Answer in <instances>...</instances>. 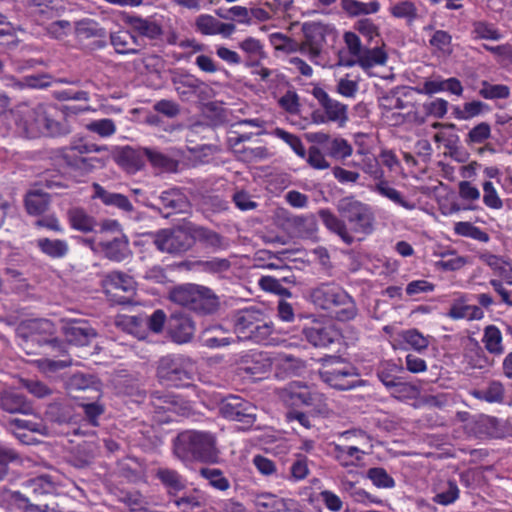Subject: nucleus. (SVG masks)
Here are the masks:
<instances>
[{"label":"nucleus","mask_w":512,"mask_h":512,"mask_svg":"<svg viewBox=\"0 0 512 512\" xmlns=\"http://www.w3.org/2000/svg\"><path fill=\"white\" fill-rule=\"evenodd\" d=\"M336 207L341 218L329 209L319 210L318 215L324 226L345 244L354 242L353 234L369 235L373 232L375 217L368 204L348 196L340 199Z\"/></svg>","instance_id":"1"},{"label":"nucleus","mask_w":512,"mask_h":512,"mask_svg":"<svg viewBox=\"0 0 512 512\" xmlns=\"http://www.w3.org/2000/svg\"><path fill=\"white\" fill-rule=\"evenodd\" d=\"M14 121L17 129L28 138L60 137L71 132L67 120L55 106L48 104L20 105L14 113Z\"/></svg>","instance_id":"2"},{"label":"nucleus","mask_w":512,"mask_h":512,"mask_svg":"<svg viewBox=\"0 0 512 512\" xmlns=\"http://www.w3.org/2000/svg\"><path fill=\"white\" fill-rule=\"evenodd\" d=\"M106 149V146L89 143L82 138L73 139L68 145L51 151L50 159L56 166L68 173L85 176L104 166V162L100 158L87 155Z\"/></svg>","instance_id":"3"},{"label":"nucleus","mask_w":512,"mask_h":512,"mask_svg":"<svg viewBox=\"0 0 512 512\" xmlns=\"http://www.w3.org/2000/svg\"><path fill=\"white\" fill-rule=\"evenodd\" d=\"M174 453L183 461L215 463L219 450L213 433L208 431H183L174 440Z\"/></svg>","instance_id":"4"},{"label":"nucleus","mask_w":512,"mask_h":512,"mask_svg":"<svg viewBox=\"0 0 512 512\" xmlns=\"http://www.w3.org/2000/svg\"><path fill=\"white\" fill-rule=\"evenodd\" d=\"M312 303L334 314L339 321L353 320L358 309L354 299L335 283H321L310 292Z\"/></svg>","instance_id":"5"},{"label":"nucleus","mask_w":512,"mask_h":512,"mask_svg":"<svg viewBox=\"0 0 512 512\" xmlns=\"http://www.w3.org/2000/svg\"><path fill=\"white\" fill-rule=\"evenodd\" d=\"M343 40L349 57L340 55L337 66L353 67L358 65L363 70H367L386 64L388 56L382 47H365L360 37L355 32L351 31L344 33Z\"/></svg>","instance_id":"6"},{"label":"nucleus","mask_w":512,"mask_h":512,"mask_svg":"<svg viewBox=\"0 0 512 512\" xmlns=\"http://www.w3.org/2000/svg\"><path fill=\"white\" fill-rule=\"evenodd\" d=\"M234 329L241 340L267 345L273 332V325L260 310L247 308L235 314Z\"/></svg>","instance_id":"7"},{"label":"nucleus","mask_w":512,"mask_h":512,"mask_svg":"<svg viewBox=\"0 0 512 512\" xmlns=\"http://www.w3.org/2000/svg\"><path fill=\"white\" fill-rule=\"evenodd\" d=\"M169 299L190 310L212 313L219 307V299L213 291L205 286L184 284L170 291Z\"/></svg>","instance_id":"8"},{"label":"nucleus","mask_w":512,"mask_h":512,"mask_svg":"<svg viewBox=\"0 0 512 512\" xmlns=\"http://www.w3.org/2000/svg\"><path fill=\"white\" fill-rule=\"evenodd\" d=\"M195 365L191 358L181 354L167 355L158 361L157 378L160 383L181 387L193 378Z\"/></svg>","instance_id":"9"},{"label":"nucleus","mask_w":512,"mask_h":512,"mask_svg":"<svg viewBox=\"0 0 512 512\" xmlns=\"http://www.w3.org/2000/svg\"><path fill=\"white\" fill-rule=\"evenodd\" d=\"M319 376L328 386L338 390H351L360 385L356 368L340 357L331 356L325 359Z\"/></svg>","instance_id":"10"},{"label":"nucleus","mask_w":512,"mask_h":512,"mask_svg":"<svg viewBox=\"0 0 512 512\" xmlns=\"http://www.w3.org/2000/svg\"><path fill=\"white\" fill-rule=\"evenodd\" d=\"M312 95L318 101L320 109L311 114V120L315 124L336 123L343 127L348 121V106L332 98L324 89L315 87Z\"/></svg>","instance_id":"11"},{"label":"nucleus","mask_w":512,"mask_h":512,"mask_svg":"<svg viewBox=\"0 0 512 512\" xmlns=\"http://www.w3.org/2000/svg\"><path fill=\"white\" fill-rule=\"evenodd\" d=\"M303 40L298 50L316 63L326 44V38L334 34V28L319 21H308L302 24Z\"/></svg>","instance_id":"12"},{"label":"nucleus","mask_w":512,"mask_h":512,"mask_svg":"<svg viewBox=\"0 0 512 512\" xmlns=\"http://www.w3.org/2000/svg\"><path fill=\"white\" fill-rule=\"evenodd\" d=\"M219 409L224 418L241 423L243 429L251 427L256 421V406L236 395L224 398Z\"/></svg>","instance_id":"13"},{"label":"nucleus","mask_w":512,"mask_h":512,"mask_svg":"<svg viewBox=\"0 0 512 512\" xmlns=\"http://www.w3.org/2000/svg\"><path fill=\"white\" fill-rule=\"evenodd\" d=\"M153 243L163 253H182L192 245L191 234L184 229H161L153 234Z\"/></svg>","instance_id":"14"},{"label":"nucleus","mask_w":512,"mask_h":512,"mask_svg":"<svg viewBox=\"0 0 512 512\" xmlns=\"http://www.w3.org/2000/svg\"><path fill=\"white\" fill-rule=\"evenodd\" d=\"M25 344L37 342L40 345H56L58 340L53 337L55 333L54 324L48 319H30L23 322L20 326Z\"/></svg>","instance_id":"15"},{"label":"nucleus","mask_w":512,"mask_h":512,"mask_svg":"<svg viewBox=\"0 0 512 512\" xmlns=\"http://www.w3.org/2000/svg\"><path fill=\"white\" fill-rule=\"evenodd\" d=\"M283 399L293 406L320 407L325 402V396L301 382L290 383L283 391Z\"/></svg>","instance_id":"16"},{"label":"nucleus","mask_w":512,"mask_h":512,"mask_svg":"<svg viewBox=\"0 0 512 512\" xmlns=\"http://www.w3.org/2000/svg\"><path fill=\"white\" fill-rule=\"evenodd\" d=\"M306 340L315 347H327L339 338V332L330 321L313 320L303 328Z\"/></svg>","instance_id":"17"},{"label":"nucleus","mask_w":512,"mask_h":512,"mask_svg":"<svg viewBox=\"0 0 512 512\" xmlns=\"http://www.w3.org/2000/svg\"><path fill=\"white\" fill-rule=\"evenodd\" d=\"M157 199L159 203L151 204L150 207L165 218L171 214L183 213L189 206L186 196L177 188L163 191Z\"/></svg>","instance_id":"18"},{"label":"nucleus","mask_w":512,"mask_h":512,"mask_svg":"<svg viewBox=\"0 0 512 512\" xmlns=\"http://www.w3.org/2000/svg\"><path fill=\"white\" fill-rule=\"evenodd\" d=\"M195 27L203 35L230 37L236 30L232 23H224L209 14H201L195 20Z\"/></svg>","instance_id":"19"},{"label":"nucleus","mask_w":512,"mask_h":512,"mask_svg":"<svg viewBox=\"0 0 512 512\" xmlns=\"http://www.w3.org/2000/svg\"><path fill=\"white\" fill-rule=\"evenodd\" d=\"M171 503L178 512H196L207 504V495L198 488L191 489L182 495L176 494L171 497Z\"/></svg>","instance_id":"20"},{"label":"nucleus","mask_w":512,"mask_h":512,"mask_svg":"<svg viewBox=\"0 0 512 512\" xmlns=\"http://www.w3.org/2000/svg\"><path fill=\"white\" fill-rule=\"evenodd\" d=\"M63 332L69 343L78 346L88 345L96 335L94 329L82 320L71 321L64 325Z\"/></svg>","instance_id":"21"},{"label":"nucleus","mask_w":512,"mask_h":512,"mask_svg":"<svg viewBox=\"0 0 512 512\" xmlns=\"http://www.w3.org/2000/svg\"><path fill=\"white\" fill-rule=\"evenodd\" d=\"M99 247L104 256L114 262H122L131 255L128 238L123 233L111 240L101 241Z\"/></svg>","instance_id":"22"},{"label":"nucleus","mask_w":512,"mask_h":512,"mask_svg":"<svg viewBox=\"0 0 512 512\" xmlns=\"http://www.w3.org/2000/svg\"><path fill=\"white\" fill-rule=\"evenodd\" d=\"M285 274L281 275L279 277L274 276H262L258 280L259 287L270 293H274L279 296L283 297H290L291 292L288 288L284 287V284L287 285H294L295 284V276L293 273L288 269L285 268L282 270Z\"/></svg>","instance_id":"23"},{"label":"nucleus","mask_w":512,"mask_h":512,"mask_svg":"<svg viewBox=\"0 0 512 512\" xmlns=\"http://www.w3.org/2000/svg\"><path fill=\"white\" fill-rule=\"evenodd\" d=\"M271 367L272 362L270 358L263 352H250L243 357L241 363V370L255 379H260L270 371Z\"/></svg>","instance_id":"24"},{"label":"nucleus","mask_w":512,"mask_h":512,"mask_svg":"<svg viewBox=\"0 0 512 512\" xmlns=\"http://www.w3.org/2000/svg\"><path fill=\"white\" fill-rule=\"evenodd\" d=\"M69 226L82 233L93 232L97 226L96 219L81 206H71L66 211Z\"/></svg>","instance_id":"25"},{"label":"nucleus","mask_w":512,"mask_h":512,"mask_svg":"<svg viewBox=\"0 0 512 512\" xmlns=\"http://www.w3.org/2000/svg\"><path fill=\"white\" fill-rule=\"evenodd\" d=\"M0 406L8 413L30 414L33 410L26 397L13 389L5 390L0 395Z\"/></svg>","instance_id":"26"},{"label":"nucleus","mask_w":512,"mask_h":512,"mask_svg":"<svg viewBox=\"0 0 512 512\" xmlns=\"http://www.w3.org/2000/svg\"><path fill=\"white\" fill-rule=\"evenodd\" d=\"M102 286L108 294L116 291L132 294L135 291L133 278L120 271L107 273L102 279Z\"/></svg>","instance_id":"27"},{"label":"nucleus","mask_w":512,"mask_h":512,"mask_svg":"<svg viewBox=\"0 0 512 512\" xmlns=\"http://www.w3.org/2000/svg\"><path fill=\"white\" fill-rule=\"evenodd\" d=\"M155 476L165 487L170 497L176 496L186 487L185 478L174 469L160 467L156 470Z\"/></svg>","instance_id":"28"},{"label":"nucleus","mask_w":512,"mask_h":512,"mask_svg":"<svg viewBox=\"0 0 512 512\" xmlns=\"http://www.w3.org/2000/svg\"><path fill=\"white\" fill-rule=\"evenodd\" d=\"M110 42L118 54H137L142 46L139 39L127 30L112 33Z\"/></svg>","instance_id":"29"},{"label":"nucleus","mask_w":512,"mask_h":512,"mask_svg":"<svg viewBox=\"0 0 512 512\" xmlns=\"http://www.w3.org/2000/svg\"><path fill=\"white\" fill-rule=\"evenodd\" d=\"M372 190L408 211H412L416 208L415 203L407 200L400 191L391 186L390 183L383 178L376 182Z\"/></svg>","instance_id":"30"},{"label":"nucleus","mask_w":512,"mask_h":512,"mask_svg":"<svg viewBox=\"0 0 512 512\" xmlns=\"http://www.w3.org/2000/svg\"><path fill=\"white\" fill-rule=\"evenodd\" d=\"M340 6L349 17L373 15L377 14L381 9L379 0H370L368 2L360 0H341Z\"/></svg>","instance_id":"31"},{"label":"nucleus","mask_w":512,"mask_h":512,"mask_svg":"<svg viewBox=\"0 0 512 512\" xmlns=\"http://www.w3.org/2000/svg\"><path fill=\"white\" fill-rule=\"evenodd\" d=\"M35 243L40 252L51 259L65 258L70 251L69 243L65 239L43 237L37 239Z\"/></svg>","instance_id":"32"},{"label":"nucleus","mask_w":512,"mask_h":512,"mask_svg":"<svg viewBox=\"0 0 512 512\" xmlns=\"http://www.w3.org/2000/svg\"><path fill=\"white\" fill-rule=\"evenodd\" d=\"M172 82L175 91L182 100H189L204 86L203 81L191 74L174 77Z\"/></svg>","instance_id":"33"},{"label":"nucleus","mask_w":512,"mask_h":512,"mask_svg":"<svg viewBox=\"0 0 512 512\" xmlns=\"http://www.w3.org/2000/svg\"><path fill=\"white\" fill-rule=\"evenodd\" d=\"M143 156V148L136 150L125 147L117 154L116 162L128 173H135L144 165Z\"/></svg>","instance_id":"34"},{"label":"nucleus","mask_w":512,"mask_h":512,"mask_svg":"<svg viewBox=\"0 0 512 512\" xmlns=\"http://www.w3.org/2000/svg\"><path fill=\"white\" fill-rule=\"evenodd\" d=\"M94 197L100 199L107 206H114L123 211L130 212L133 205L123 194L107 191L101 185L94 183Z\"/></svg>","instance_id":"35"},{"label":"nucleus","mask_w":512,"mask_h":512,"mask_svg":"<svg viewBox=\"0 0 512 512\" xmlns=\"http://www.w3.org/2000/svg\"><path fill=\"white\" fill-rule=\"evenodd\" d=\"M24 204L29 215H42L49 208L50 197L40 190H31L26 194Z\"/></svg>","instance_id":"36"},{"label":"nucleus","mask_w":512,"mask_h":512,"mask_svg":"<svg viewBox=\"0 0 512 512\" xmlns=\"http://www.w3.org/2000/svg\"><path fill=\"white\" fill-rule=\"evenodd\" d=\"M388 11L392 17L405 20L408 25L413 24L418 18V9L410 0L394 2L389 6Z\"/></svg>","instance_id":"37"},{"label":"nucleus","mask_w":512,"mask_h":512,"mask_svg":"<svg viewBox=\"0 0 512 512\" xmlns=\"http://www.w3.org/2000/svg\"><path fill=\"white\" fill-rule=\"evenodd\" d=\"M253 502L258 512H284L288 510L287 503L283 498L270 493L257 495Z\"/></svg>","instance_id":"38"},{"label":"nucleus","mask_w":512,"mask_h":512,"mask_svg":"<svg viewBox=\"0 0 512 512\" xmlns=\"http://www.w3.org/2000/svg\"><path fill=\"white\" fill-rule=\"evenodd\" d=\"M482 342L484 344L485 349L490 354L499 356L502 355L505 351L502 333L500 329L495 325H488L484 329Z\"/></svg>","instance_id":"39"},{"label":"nucleus","mask_w":512,"mask_h":512,"mask_svg":"<svg viewBox=\"0 0 512 512\" xmlns=\"http://www.w3.org/2000/svg\"><path fill=\"white\" fill-rule=\"evenodd\" d=\"M129 23L139 35L149 39H157L162 34L161 26L149 18L134 16Z\"/></svg>","instance_id":"40"},{"label":"nucleus","mask_w":512,"mask_h":512,"mask_svg":"<svg viewBox=\"0 0 512 512\" xmlns=\"http://www.w3.org/2000/svg\"><path fill=\"white\" fill-rule=\"evenodd\" d=\"M334 451L336 460L343 467L356 466L362 460V456L365 453L354 445H336Z\"/></svg>","instance_id":"41"},{"label":"nucleus","mask_w":512,"mask_h":512,"mask_svg":"<svg viewBox=\"0 0 512 512\" xmlns=\"http://www.w3.org/2000/svg\"><path fill=\"white\" fill-rule=\"evenodd\" d=\"M464 357L467 364L472 369L485 370L492 366V362L476 341L467 349Z\"/></svg>","instance_id":"42"},{"label":"nucleus","mask_w":512,"mask_h":512,"mask_svg":"<svg viewBox=\"0 0 512 512\" xmlns=\"http://www.w3.org/2000/svg\"><path fill=\"white\" fill-rule=\"evenodd\" d=\"M143 153L148 158L151 165L160 171L171 172L175 171L177 168V161L159 152L158 150L144 147Z\"/></svg>","instance_id":"43"},{"label":"nucleus","mask_w":512,"mask_h":512,"mask_svg":"<svg viewBox=\"0 0 512 512\" xmlns=\"http://www.w3.org/2000/svg\"><path fill=\"white\" fill-rule=\"evenodd\" d=\"M51 76L49 74L27 75L20 80L12 78V86L19 89H43L51 85Z\"/></svg>","instance_id":"44"},{"label":"nucleus","mask_w":512,"mask_h":512,"mask_svg":"<svg viewBox=\"0 0 512 512\" xmlns=\"http://www.w3.org/2000/svg\"><path fill=\"white\" fill-rule=\"evenodd\" d=\"M505 390L501 382L492 381L489 385L483 389L474 391L472 395L479 400L486 401L488 403H500L504 399Z\"/></svg>","instance_id":"45"},{"label":"nucleus","mask_w":512,"mask_h":512,"mask_svg":"<svg viewBox=\"0 0 512 512\" xmlns=\"http://www.w3.org/2000/svg\"><path fill=\"white\" fill-rule=\"evenodd\" d=\"M454 232L463 237H468L483 243H487L490 237L487 232L470 222L460 221L455 223Z\"/></svg>","instance_id":"46"},{"label":"nucleus","mask_w":512,"mask_h":512,"mask_svg":"<svg viewBox=\"0 0 512 512\" xmlns=\"http://www.w3.org/2000/svg\"><path fill=\"white\" fill-rule=\"evenodd\" d=\"M151 401L158 410L177 412L180 398L169 393L155 391L151 394Z\"/></svg>","instance_id":"47"},{"label":"nucleus","mask_w":512,"mask_h":512,"mask_svg":"<svg viewBox=\"0 0 512 512\" xmlns=\"http://www.w3.org/2000/svg\"><path fill=\"white\" fill-rule=\"evenodd\" d=\"M145 322L143 316L119 315L116 318V325L123 331L137 337H141V328Z\"/></svg>","instance_id":"48"},{"label":"nucleus","mask_w":512,"mask_h":512,"mask_svg":"<svg viewBox=\"0 0 512 512\" xmlns=\"http://www.w3.org/2000/svg\"><path fill=\"white\" fill-rule=\"evenodd\" d=\"M191 237L193 242L199 241L212 248H221L223 246L222 237L218 233L204 227L194 228Z\"/></svg>","instance_id":"49"},{"label":"nucleus","mask_w":512,"mask_h":512,"mask_svg":"<svg viewBox=\"0 0 512 512\" xmlns=\"http://www.w3.org/2000/svg\"><path fill=\"white\" fill-rule=\"evenodd\" d=\"M199 474L208 480L209 484L220 491H226L230 488L229 480L223 475L220 469L201 468Z\"/></svg>","instance_id":"50"},{"label":"nucleus","mask_w":512,"mask_h":512,"mask_svg":"<svg viewBox=\"0 0 512 512\" xmlns=\"http://www.w3.org/2000/svg\"><path fill=\"white\" fill-rule=\"evenodd\" d=\"M479 95L488 100L506 99L510 96V88L504 84H490L487 81H483Z\"/></svg>","instance_id":"51"},{"label":"nucleus","mask_w":512,"mask_h":512,"mask_svg":"<svg viewBox=\"0 0 512 512\" xmlns=\"http://www.w3.org/2000/svg\"><path fill=\"white\" fill-rule=\"evenodd\" d=\"M354 28L359 34L365 37L369 43L381 35L379 25L371 18L365 17L359 19L355 22Z\"/></svg>","instance_id":"52"},{"label":"nucleus","mask_w":512,"mask_h":512,"mask_svg":"<svg viewBox=\"0 0 512 512\" xmlns=\"http://www.w3.org/2000/svg\"><path fill=\"white\" fill-rule=\"evenodd\" d=\"M472 33L477 39L498 41L502 38V34L493 24L484 21L475 22Z\"/></svg>","instance_id":"53"},{"label":"nucleus","mask_w":512,"mask_h":512,"mask_svg":"<svg viewBox=\"0 0 512 512\" xmlns=\"http://www.w3.org/2000/svg\"><path fill=\"white\" fill-rule=\"evenodd\" d=\"M239 46L253 60V64L266 57L262 43L255 38H246Z\"/></svg>","instance_id":"54"},{"label":"nucleus","mask_w":512,"mask_h":512,"mask_svg":"<svg viewBox=\"0 0 512 512\" xmlns=\"http://www.w3.org/2000/svg\"><path fill=\"white\" fill-rule=\"evenodd\" d=\"M483 189V203L486 207L493 210H500L503 208V201L500 198L497 189L491 181H485L482 184Z\"/></svg>","instance_id":"55"},{"label":"nucleus","mask_w":512,"mask_h":512,"mask_svg":"<svg viewBox=\"0 0 512 512\" xmlns=\"http://www.w3.org/2000/svg\"><path fill=\"white\" fill-rule=\"evenodd\" d=\"M274 134L276 137L287 143L297 156L300 158H306L305 147L297 135L291 134L281 128H276Z\"/></svg>","instance_id":"56"},{"label":"nucleus","mask_w":512,"mask_h":512,"mask_svg":"<svg viewBox=\"0 0 512 512\" xmlns=\"http://www.w3.org/2000/svg\"><path fill=\"white\" fill-rule=\"evenodd\" d=\"M403 341L414 350L422 352L429 346V339L416 329H409L402 333Z\"/></svg>","instance_id":"57"},{"label":"nucleus","mask_w":512,"mask_h":512,"mask_svg":"<svg viewBox=\"0 0 512 512\" xmlns=\"http://www.w3.org/2000/svg\"><path fill=\"white\" fill-rule=\"evenodd\" d=\"M86 128L103 138L112 136L116 132V126L112 119L104 118L94 120L87 124Z\"/></svg>","instance_id":"58"},{"label":"nucleus","mask_w":512,"mask_h":512,"mask_svg":"<svg viewBox=\"0 0 512 512\" xmlns=\"http://www.w3.org/2000/svg\"><path fill=\"white\" fill-rule=\"evenodd\" d=\"M27 486L36 496L51 494L55 490L53 482L46 475L29 480Z\"/></svg>","instance_id":"59"},{"label":"nucleus","mask_w":512,"mask_h":512,"mask_svg":"<svg viewBox=\"0 0 512 512\" xmlns=\"http://www.w3.org/2000/svg\"><path fill=\"white\" fill-rule=\"evenodd\" d=\"M487 105L481 101L467 102L463 109L455 108V117L460 120H468L480 115Z\"/></svg>","instance_id":"60"},{"label":"nucleus","mask_w":512,"mask_h":512,"mask_svg":"<svg viewBox=\"0 0 512 512\" xmlns=\"http://www.w3.org/2000/svg\"><path fill=\"white\" fill-rule=\"evenodd\" d=\"M328 151L330 156L334 158L345 159L352 155L353 148L347 140L334 138L330 141Z\"/></svg>","instance_id":"61"},{"label":"nucleus","mask_w":512,"mask_h":512,"mask_svg":"<svg viewBox=\"0 0 512 512\" xmlns=\"http://www.w3.org/2000/svg\"><path fill=\"white\" fill-rule=\"evenodd\" d=\"M367 476L379 488H392L395 485L394 479L383 468H370Z\"/></svg>","instance_id":"62"},{"label":"nucleus","mask_w":512,"mask_h":512,"mask_svg":"<svg viewBox=\"0 0 512 512\" xmlns=\"http://www.w3.org/2000/svg\"><path fill=\"white\" fill-rule=\"evenodd\" d=\"M459 497V488L455 481H448L446 488L438 492L433 500L437 504L450 505L454 503Z\"/></svg>","instance_id":"63"},{"label":"nucleus","mask_w":512,"mask_h":512,"mask_svg":"<svg viewBox=\"0 0 512 512\" xmlns=\"http://www.w3.org/2000/svg\"><path fill=\"white\" fill-rule=\"evenodd\" d=\"M20 383L22 387L37 398H45L53 393V390L50 387L39 380L22 379Z\"/></svg>","instance_id":"64"}]
</instances>
